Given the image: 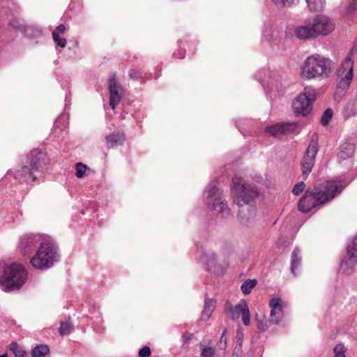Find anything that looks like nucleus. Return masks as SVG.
<instances>
[{"label":"nucleus","instance_id":"obj_21","mask_svg":"<svg viewBox=\"0 0 357 357\" xmlns=\"http://www.w3.org/2000/svg\"><path fill=\"white\" fill-rule=\"evenodd\" d=\"M342 112L344 116L347 118L357 114V97L347 103Z\"/></svg>","mask_w":357,"mask_h":357},{"label":"nucleus","instance_id":"obj_22","mask_svg":"<svg viewBox=\"0 0 357 357\" xmlns=\"http://www.w3.org/2000/svg\"><path fill=\"white\" fill-rule=\"evenodd\" d=\"M343 15L349 19L357 17V0H351L344 10Z\"/></svg>","mask_w":357,"mask_h":357},{"label":"nucleus","instance_id":"obj_23","mask_svg":"<svg viewBox=\"0 0 357 357\" xmlns=\"http://www.w3.org/2000/svg\"><path fill=\"white\" fill-rule=\"evenodd\" d=\"M215 307V303L213 300H206L204 309L202 313V319L204 320H207L211 316L212 312L213 311Z\"/></svg>","mask_w":357,"mask_h":357},{"label":"nucleus","instance_id":"obj_33","mask_svg":"<svg viewBox=\"0 0 357 357\" xmlns=\"http://www.w3.org/2000/svg\"><path fill=\"white\" fill-rule=\"evenodd\" d=\"M333 351L335 353L334 357H345L346 349L343 344H337Z\"/></svg>","mask_w":357,"mask_h":357},{"label":"nucleus","instance_id":"obj_7","mask_svg":"<svg viewBox=\"0 0 357 357\" xmlns=\"http://www.w3.org/2000/svg\"><path fill=\"white\" fill-rule=\"evenodd\" d=\"M316 98V90L310 86L305 87L293 101L292 108L294 113L303 116L308 115L312 111V103Z\"/></svg>","mask_w":357,"mask_h":357},{"label":"nucleus","instance_id":"obj_16","mask_svg":"<svg viewBox=\"0 0 357 357\" xmlns=\"http://www.w3.org/2000/svg\"><path fill=\"white\" fill-rule=\"evenodd\" d=\"M293 33L299 39L307 40L316 38L312 20L306 21L303 24L294 27Z\"/></svg>","mask_w":357,"mask_h":357},{"label":"nucleus","instance_id":"obj_43","mask_svg":"<svg viewBox=\"0 0 357 357\" xmlns=\"http://www.w3.org/2000/svg\"><path fill=\"white\" fill-rule=\"evenodd\" d=\"M7 356H7V354H3V355L0 356V357H7Z\"/></svg>","mask_w":357,"mask_h":357},{"label":"nucleus","instance_id":"obj_32","mask_svg":"<svg viewBox=\"0 0 357 357\" xmlns=\"http://www.w3.org/2000/svg\"><path fill=\"white\" fill-rule=\"evenodd\" d=\"M71 324L68 321H63L61 323L59 328V333L61 335H67L70 332Z\"/></svg>","mask_w":357,"mask_h":357},{"label":"nucleus","instance_id":"obj_6","mask_svg":"<svg viewBox=\"0 0 357 357\" xmlns=\"http://www.w3.org/2000/svg\"><path fill=\"white\" fill-rule=\"evenodd\" d=\"M232 191L234 201L238 205L248 204L258 195V191L255 186L248 185L241 177L235 176L232 180Z\"/></svg>","mask_w":357,"mask_h":357},{"label":"nucleus","instance_id":"obj_39","mask_svg":"<svg viewBox=\"0 0 357 357\" xmlns=\"http://www.w3.org/2000/svg\"><path fill=\"white\" fill-rule=\"evenodd\" d=\"M273 2L278 6H286L287 4H289L293 0H272Z\"/></svg>","mask_w":357,"mask_h":357},{"label":"nucleus","instance_id":"obj_25","mask_svg":"<svg viewBox=\"0 0 357 357\" xmlns=\"http://www.w3.org/2000/svg\"><path fill=\"white\" fill-rule=\"evenodd\" d=\"M306 2L310 11L317 12L323 9L325 0H306Z\"/></svg>","mask_w":357,"mask_h":357},{"label":"nucleus","instance_id":"obj_42","mask_svg":"<svg viewBox=\"0 0 357 357\" xmlns=\"http://www.w3.org/2000/svg\"><path fill=\"white\" fill-rule=\"evenodd\" d=\"M206 257H202V259H201V261L203 262V263H205L206 262Z\"/></svg>","mask_w":357,"mask_h":357},{"label":"nucleus","instance_id":"obj_40","mask_svg":"<svg viewBox=\"0 0 357 357\" xmlns=\"http://www.w3.org/2000/svg\"><path fill=\"white\" fill-rule=\"evenodd\" d=\"M213 261H214V258L213 257L211 261H208L207 262V264H206V265H207V266L208 267V268H209L210 270H211V269L213 268Z\"/></svg>","mask_w":357,"mask_h":357},{"label":"nucleus","instance_id":"obj_31","mask_svg":"<svg viewBox=\"0 0 357 357\" xmlns=\"http://www.w3.org/2000/svg\"><path fill=\"white\" fill-rule=\"evenodd\" d=\"M333 116V111L331 109H327L323 114L321 122L322 125L326 126L331 121Z\"/></svg>","mask_w":357,"mask_h":357},{"label":"nucleus","instance_id":"obj_41","mask_svg":"<svg viewBox=\"0 0 357 357\" xmlns=\"http://www.w3.org/2000/svg\"><path fill=\"white\" fill-rule=\"evenodd\" d=\"M225 332H226V330H224L223 334H222V337L220 338L221 342H222L223 340L226 341V339L224 338V335H225Z\"/></svg>","mask_w":357,"mask_h":357},{"label":"nucleus","instance_id":"obj_2","mask_svg":"<svg viewBox=\"0 0 357 357\" xmlns=\"http://www.w3.org/2000/svg\"><path fill=\"white\" fill-rule=\"evenodd\" d=\"M333 70V62L328 58L320 54H312L306 58L301 68V76L303 79H326Z\"/></svg>","mask_w":357,"mask_h":357},{"label":"nucleus","instance_id":"obj_15","mask_svg":"<svg viewBox=\"0 0 357 357\" xmlns=\"http://www.w3.org/2000/svg\"><path fill=\"white\" fill-rule=\"evenodd\" d=\"M266 132L273 137H279L289 132H298V126L295 123H278L268 127Z\"/></svg>","mask_w":357,"mask_h":357},{"label":"nucleus","instance_id":"obj_35","mask_svg":"<svg viewBox=\"0 0 357 357\" xmlns=\"http://www.w3.org/2000/svg\"><path fill=\"white\" fill-rule=\"evenodd\" d=\"M257 327L261 331H265L268 328V322L266 319H257Z\"/></svg>","mask_w":357,"mask_h":357},{"label":"nucleus","instance_id":"obj_11","mask_svg":"<svg viewBox=\"0 0 357 357\" xmlns=\"http://www.w3.org/2000/svg\"><path fill=\"white\" fill-rule=\"evenodd\" d=\"M318 151V135L317 134H314L312 136V141L310 144L307 151L306 154L304 156L303 161L301 162V167L303 170V174L304 175H307L312 170V168L314 165V158L317 155Z\"/></svg>","mask_w":357,"mask_h":357},{"label":"nucleus","instance_id":"obj_14","mask_svg":"<svg viewBox=\"0 0 357 357\" xmlns=\"http://www.w3.org/2000/svg\"><path fill=\"white\" fill-rule=\"evenodd\" d=\"M231 318L233 320H237L241 317L242 321L245 326H249L250 324V312L247 302L241 300L230 310Z\"/></svg>","mask_w":357,"mask_h":357},{"label":"nucleus","instance_id":"obj_34","mask_svg":"<svg viewBox=\"0 0 357 357\" xmlns=\"http://www.w3.org/2000/svg\"><path fill=\"white\" fill-rule=\"evenodd\" d=\"M86 169V166L82 163H78L76 165V176L78 178H82Z\"/></svg>","mask_w":357,"mask_h":357},{"label":"nucleus","instance_id":"obj_1","mask_svg":"<svg viewBox=\"0 0 357 357\" xmlns=\"http://www.w3.org/2000/svg\"><path fill=\"white\" fill-rule=\"evenodd\" d=\"M346 185L347 183L343 180L327 181L312 189L309 188L300 199L298 208L303 213H307L334 198Z\"/></svg>","mask_w":357,"mask_h":357},{"label":"nucleus","instance_id":"obj_30","mask_svg":"<svg viewBox=\"0 0 357 357\" xmlns=\"http://www.w3.org/2000/svg\"><path fill=\"white\" fill-rule=\"evenodd\" d=\"M256 284L257 281L255 280H246L241 285V290L245 294H249Z\"/></svg>","mask_w":357,"mask_h":357},{"label":"nucleus","instance_id":"obj_29","mask_svg":"<svg viewBox=\"0 0 357 357\" xmlns=\"http://www.w3.org/2000/svg\"><path fill=\"white\" fill-rule=\"evenodd\" d=\"M9 347L10 350L13 352L15 357H26V351L17 343H11Z\"/></svg>","mask_w":357,"mask_h":357},{"label":"nucleus","instance_id":"obj_10","mask_svg":"<svg viewBox=\"0 0 357 357\" xmlns=\"http://www.w3.org/2000/svg\"><path fill=\"white\" fill-rule=\"evenodd\" d=\"M312 22L316 38L330 34L335 27L333 20L326 15H317L312 19Z\"/></svg>","mask_w":357,"mask_h":357},{"label":"nucleus","instance_id":"obj_18","mask_svg":"<svg viewBox=\"0 0 357 357\" xmlns=\"http://www.w3.org/2000/svg\"><path fill=\"white\" fill-rule=\"evenodd\" d=\"M121 88L119 86L115 80V77L113 75L109 78V92L110 100L109 105L113 109H114L120 101Z\"/></svg>","mask_w":357,"mask_h":357},{"label":"nucleus","instance_id":"obj_4","mask_svg":"<svg viewBox=\"0 0 357 357\" xmlns=\"http://www.w3.org/2000/svg\"><path fill=\"white\" fill-rule=\"evenodd\" d=\"M46 155L39 149L31 151L26 158V165L17 169L15 178L20 182L33 181L46 165Z\"/></svg>","mask_w":357,"mask_h":357},{"label":"nucleus","instance_id":"obj_17","mask_svg":"<svg viewBox=\"0 0 357 357\" xmlns=\"http://www.w3.org/2000/svg\"><path fill=\"white\" fill-rule=\"evenodd\" d=\"M208 197L213 201V208L218 213H222L227 210V204L221 199L219 194V190L214 184L208 186Z\"/></svg>","mask_w":357,"mask_h":357},{"label":"nucleus","instance_id":"obj_26","mask_svg":"<svg viewBox=\"0 0 357 357\" xmlns=\"http://www.w3.org/2000/svg\"><path fill=\"white\" fill-rule=\"evenodd\" d=\"M49 353L47 346L40 344L36 347L31 352L32 357H45Z\"/></svg>","mask_w":357,"mask_h":357},{"label":"nucleus","instance_id":"obj_3","mask_svg":"<svg viewBox=\"0 0 357 357\" xmlns=\"http://www.w3.org/2000/svg\"><path fill=\"white\" fill-rule=\"evenodd\" d=\"M28 278V271L20 263L12 262L6 264L0 276V284L6 291L18 290Z\"/></svg>","mask_w":357,"mask_h":357},{"label":"nucleus","instance_id":"obj_12","mask_svg":"<svg viewBox=\"0 0 357 357\" xmlns=\"http://www.w3.org/2000/svg\"><path fill=\"white\" fill-rule=\"evenodd\" d=\"M271 308L269 322L278 324L282 319L287 303L280 297H273L269 301Z\"/></svg>","mask_w":357,"mask_h":357},{"label":"nucleus","instance_id":"obj_20","mask_svg":"<svg viewBox=\"0 0 357 357\" xmlns=\"http://www.w3.org/2000/svg\"><path fill=\"white\" fill-rule=\"evenodd\" d=\"M66 31V26L63 24L59 25L52 33V38L55 43L61 47H65L66 45V40L64 38H61L60 35Z\"/></svg>","mask_w":357,"mask_h":357},{"label":"nucleus","instance_id":"obj_37","mask_svg":"<svg viewBox=\"0 0 357 357\" xmlns=\"http://www.w3.org/2000/svg\"><path fill=\"white\" fill-rule=\"evenodd\" d=\"M305 189V183L303 182H300L294 185L292 192L295 195H300Z\"/></svg>","mask_w":357,"mask_h":357},{"label":"nucleus","instance_id":"obj_5","mask_svg":"<svg viewBox=\"0 0 357 357\" xmlns=\"http://www.w3.org/2000/svg\"><path fill=\"white\" fill-rule=\"evenodd\" d=\"M58 248L54 240L47 236L38 246L36 254L31 258L30 264L37 269L47 268L58 261Z\"/></svg>","mask_w":357,"mask_h":357},{"label":"nucleus","instance_id":"obj_36","mask_svg":"<svg viewBox=\"0 0 357 357\" xmlns=\"http://www.w3.org/2000/svg\"><path fill=\"white\" fill-rule=\"evenodd\" d=\"M130 77L133 79H143V73L139 70L132 69L130 72Z\"/></svg>","mask_w":357,"mask_h":357},{"label":"nucleus","instance_id":"obj_9","mask_svg":"<svg viewBox=\"0 0 357 357\" xmlns=\"http://www.w3.org/2000/svg\"><path fill=\"white\" fill-rule=\"evenodd\" d=\"M47 236L43 234H26L20 238L18 249L23 255H30Z\"/></svg>","mask_w":357,"mask_h":357},{"label":"nucleus","instance_id":"obj_24","mask_svg":"<svg viewBox=\"0 0 357 357\" xmlns=\"http://www.w3.org/2000/svg\"><path fill=\"white\" fill-rule=\"evenodd\" d=\"M354 152V146L352 144H345L342 146V149L339 153V157L344 160L352 156Z\"/></svg>","mask_w":357,"mask_h":357},{"label":"nucleus","instance_id":"obj_8","mask_svg":"<svg viewBox=\"0 0 357 357\" xmlns=\"http://www.w3.org/2000/svg\"><path fill=\"white\" fill-rule=\"evenodd\" d=\"M354 56L351 51L342 61L337 70L338 88L344 90L349 88L354 77Z\"/></svg>","mask_w":357,"mask_h":357},{"label":"nucleus","instance_id":"obj_19","mask_svg":"<svg viewBox=\"0 0 357 357\" xmlns=\"http://www.w3.org/2000/svg\"><path fill=\"white\" fill-rule=\"evenodd\" d=\"M126 140V136L123 131L118 130L105 136V142L107 149L122 145Z\"/></svg>","mask_w":357,"mask_h":357},{"label":"nucleus","instance_id":"obj_13","mask_svg":"<svg viewBox=\"0 0 357 357\" xmlns=\"http://www.w3.org/2000/svg\"><path fill=\"white\" fill-rule=\"evenodd\" d=\"M357 261V236L354 238L351 243L347 247L345 259L341 264V268L346 273H350Z\"/></svg>","mask_w":357,"mask_h":357},{"label":"nucleus","instance_id":"obj_38","mask_svg":"<svg viewBox=\"0 0 357 357\" xmlns=\"http://www.w3.org/2000/svg\"><path fill=\"white\" fill-rule=\"evenodd\" d=\"M151 355V349L145 346L142 347L139 351V357H149Z\"/></svg>","mask_w":357,"mask_h":357},{"label":"nucleus","instance_id":"obj_28","mask_svg":"<svg viewBox=\"0 0 357 357\" xmlns=\"http://www.w3.org/2000/svg\"><path fill=\"white\" fill-rule=\"evenodd\" d=\"M199 348L201 350L202 357H213L215 355V349L212 347H208L204 344L202 342L200 343Z\"/></svg>","mask_w":357,"mask_h":357},{"label":"nucleus","instance_id":"obj_27","mask_svg":"<svg viewBox=\"0 0 357 357\" xmlns=\"http://www.w3.org/2000/svg\"><path fill=\"white\" fill-rule=\"evenodd\" d=\"M301 252L298 248L294 249L291 255V271L295 274V270L298 267L301 258Z\"/></svg>","mask_w":357,"mask_h":357}]
</instances>
